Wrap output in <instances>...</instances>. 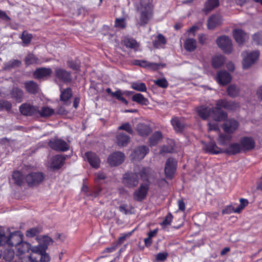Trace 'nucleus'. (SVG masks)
Instances as JSON below:
<instances>
[{
    "instance_id": "nucleus-1",
    "label": "nucleus",
    "mask_w": 262,
    "mask_h": 262,
    "mask_svg": "<svg viewBox=\"0 0 262 262\" xmlns=\"http://www.w3.org/2000/svg\"><path fill=\"white\" fill-rule=\"evenodd\" d=\"M136 9L138 14L137 26H145L153 17L154 6L151 0H141Z\"/></svg>"
},
{
    "instance_id": "nucleus-2",
    "label": "nucleus",
    "mask_w": 262,
    "mask_h": 262,
    "mask_svg": "<svg viewBox=\"0 0 262 262\" xmlns=\"http://www.w3.org/2000/svg\"><path fill=\"white\" fill-rule=\"evenodd\" d=\"M44 180V174L39 171L30 172L25 177V181L28 185L32 187L39 185Z\"/></svg>"
},
{
    "instance_id": "nucleus-3",
    "label": "nucleus",
    "mask_w": 262,
    "mask_h": 262,
    "mask_svg": "<svg viewBox=\"0 0 262 262\" xmlns=\"http://www.w3.org/2000/svg\"><path fill=\"white\" fill-rule=\"evenodd\" d=\"M258 51H254L250 53L244 52L242 55L243 57V67L245 69H249L258 59L259 56Z\"/></svg>"
},
{
    "instance_id": "nucleus-4",
    "label": "nucleus",
    "mask_w": 262,
    "mask_h": 262,
    "mask_svg": "<svg viewBox=\"0 0 262 262\" xmlns=\"http://www.w3.org/2000/svg\"><path fill=\"white\" fill-rule=\"evenodd\" d=\"M38 245L32 248L31 251L33 253L45 252L48 248V246L53 243V240L48 236H41L37 237Z\"/></svg>"
},
{
    "instance_id": "nucleus-5",
    "label": "nucleus",
    "mask_w": 262,
    "mask_h": 262,
    "mask_svg": "<svg viewBox=\"0 0 262 262\" xmlns=\"http://www.w3.org/2000/svg\"><path fill=\"white\" fill-rule=\"evenodd\" d=\"M216 43L224 52L229 54L232 51L231 40L227 36L219 37L216 39Z\"/></svg>"
},
{
    "instance_id": "nucleus-6",
    "label": "nucleus",
    "mask_w": 262,
    "mask_h": 262,
    "mask_svg": "<svg viewBox=\"0 0 262 262\" xmlns=\"http://www.w3.org/2000/svg\"><path fill=\"white\" fill-rule=\"evenodd\" d=\"M122 182L128 188H134L139 183L138 174L136 173H126L124 174Z\"/></svg>"
},
{
    "instance_id": "nucleus-7",
    "label": "nucleus",
    "mask_w": 262,
    "mask_h": 262,
    "mask_svg": "<svg viewBox=\"0 0 262 262\" xmlns=\"http://www.w3.org/2000/svg\"><path fill=\"white\" fill-rule=\"evenodd\" d=\"M49 146L53 149L57 151H67L69 148L67 143L61 139H54L50 140L49 143Z\"/></svg>"
},
{
    "instance_id": "nucleus-8",
    "label": "nucleus",
    "mask_w": 262,
    "mask_h": 262,
    "mask_svg": "<svg viewBox=\"0 0 262 262\" xmlns=\"http://www.w3.org/2000/svg\"><path fill=\"white\" fill-rule=\"evenodd\" d=\"M125 156L119 151L114 152L107 158V162L111 166H115L121 164L124 160Z\"/></svg>"
},
{
    "instance_id": "nucleus-9",
    "label": "nucleus",
    "mask_w": 262,
    "mask_h": 262,
    "mask_svg": "<svg viewBox=\"0 0 262 262\" xmlns=\"http://www.w3.org/2000/svg\"><path fill=\"white\" fill-rule=\"evenodd\" d=\"M19 111L25 116H38V107L25 103L19 106Z\"/></svg>"
},
{
    "instance_id": "nucleus-10",
    "label": "nucleus",
    "mask_w": 262,
    "mask_h": 262,
    "mask_svg": "<svg viewBox=\"0 0 262 262\" xmlns=\"http://www.w3.org/2000/svg\"><path fill=\"white\" fill-rule=\"evenodd\" d=\"M149 189L148 185L147 184H141L139 188L133 193V198L135 200L141 202L144 200L147 194Z\"/></svg>"
},
{
    "instance_id": "nucleus-11",
    "label": "nucleus",
    "mask_w": 262,
    "mask_h": 262,
    "mask_svg": "<svg viewBox=\"0 0 262 262\" xmlns=\"http://www.w3.org/2000/svg\"><path fill=\"white\" fill-rule=\"evenodd\" d=\"M211 116L212 119L217 122L225 121L227 118V114L218 107L211 108Z\"/></svg>"
},
{
    "instance_id": "nucleus-12",
    "label": "nucleus",
    "mask_w": 262,
    "mask_h": 262,
    "mask_svg": "<svg viewBox=\"0 0 262 262\" xmlns=\"http://www.w3.org/2000/svg\"><path fill=\"white\" fill-rule=\"evenodd\" d=\"M176 164L177 162L174 159H167L165 167V173L167 178H172L176 169Z\"/></svg>"
},
{
    "instance_id": "nucleus-13",
    "label": "nucleus",
    "mask_w": 262,
    "mask_h": 262,
    "mask_svg": "<svg viewBox=\"0 0 262 262\" xmlns=\"http://www.w3.org/2000/svg\"><path fill=\"white\" fill-rule=\"evenodd\" d=\"M238 123L234 119H229L223 124V128L227 133H233L238 128Z\"/></svg>"
},
{
    "instance_id": "nucleus-14",
    "label": "nucleus",
    "mask_w": 262,
    "mask_h": 262,
    "mask_svg": "<svg viewBox=\"0 0 262 262\" xmlns=\"http://www.w3.org/2000/svg\"><path fill=\"white\" fill-rule=\"evenodd\" d=\"M55 76L64 82H69L71 80V76L70 72L61 68H56L55 70Z\"/></svg>"
},
{
    "instance_id": "nucleus-15",
    "label": "nucleus",
    "mask_w": 262,
    "mask_h": 262,
    "mask_svg": "<svg viewBox=\"0 0 262 262\" xmlns=\"http://www.w3.org/2000/svg\"><path fill=\"white\" fill-rule=\"evenodd\" d=\"M222 17L220 14L211 15L207 21V28L209 30H213L222 24Z\"/></svg>"
},
{
    "instance_id": "nucleus-16",
    "label": "nucleus",
    "mask_w": 262,
    "mask_h": 262,
    "mask_svg": "<svg viewBox=\"0 0 262 262\" xmlns=\"http://www.w3.org/2000/svg\"><path fill=\"white\" fill-rule=\"evenodd\" d=\"M52 73V70L50 68H40L37 69L33 73V76L36 79H41L50 76Z\"/></svg>"
},
{
    "instance_id": "nucleus-17",
    "label": "nucleus",
    "mask_w": 262,
    "mask_h": 262,
    "mask_svg": "<svg viewBox=\"0 0 262 262\" xmlns=\"http://www.w3.org/2000/svg\"><path fill=\"white\" fill-rule=\"evenodd\" d=\"M149 149L146 146H141L138 147L132 154L133 158L138 160L142 159L148 152Z\"/></svg>"
},
{
    "instance_id": "nucleus-18",
    "label": "nucleus",
    "mask_w": 262,
    "mask_h": 262,
    "mask_svg": "<svg viewBox=\"0 0 262 262\" xmlns=\"http://www.w3.org/2000/svg\"><path fill=\"white\" fill-rule=\"evenodd\" d=\"M85 155L88 161L93 167L97 168L99 167L100 161L99 157L95 153L86 152Z\"/></svg>"
},
{
    "instance_id": "nucleus-19",
    "label": "nucleus",
    "mask_w": 262,
    "mask_h": 262,
    "mask_svg": "<svg viewBox=\"0 0 262 262\" xmlns=\"http://www.w3.org/2000/svg\"><path fill=\"white\" fill-rule=\"evenodd\" d=\"M233 34L235 40L238 44H243L249 38L248 35L241 29H235Z\"/></svg>"
},
{
    "instance_id": "nucleus-20",
    "label": "nucleus",
    "mask_w": 262,
    "mask_h": 262,
    "mask_svg": "<svg viewBox=\"0 0 262 262\" xmlns=\"http://www.w3.org/2000/svg\"><path fill=\"white\" fill-rule=\"evenodd\" d=\"M66 156L63 155H56L53 157L51 163V167L54 169H59L64 163Z\"/></svg>"
},
{
    "instance_id": "nucleus-21",
    "label": "nucleus",
    "mask_w": 262,
    "mask_h": 262,
    "mask_svg": "<svg viewBox=\"0 0 262 262\" xmlns=\"http://www.w3.org/2000/svg\"><path fill=\"white\" fill-rule=\"evenodd\" d=\"M23 241V235L18 231L11 233L9 236V246L16 247Z\"/></svg>"
},
{
    "instance_id": "nucleus-22",
    "label": "nucleus",
    "mask_w": 262,
    "mask_h": 262,
    "mask_svg": "<svg viewBox=\"0 0 262 262\" xmlns=\"http://www.w3.org/2000/svg\"><path fill=\"white\" fill-rule=\"evenodd\" d=\"M204 150L211 154H219L223 153V149L219 147L214 142H210L204 145Z\"/></svg>"
},
{
    "instance_id": "nucleus-23",
    "label": "nucleus",
    "mask_w": 262,
    "mask_h": 262,
    "mask_svg": "<svg viewBox=\"0 0 262 262\" xmlns=\"http://www.w3.org/2000/svg\"><path fill=\"white\" fill-rule=\"evenodd\" d=\"M216 79L221 84L226 85L230 82L231 77L227 72L225 71H221L218 72Z\"/></svg>"
},
{
    "instance_id": "nucleus-24",
    "label": "nucleus",
    "mask_w": 262,
    "mask_h": 262,
    "mask_svg": "<svg viewBox=\"0 0 262 262\" xmlns=\"http://www.w3.org/2000/svg\"><path fill=\"white\" fill-rule=\"evenodd\" d=\"M241 145L243 150H249L252 149L255 147L254 140L250 137H244L241 139Z\"/></svg>"
},
{
    "instance_id": "nucleus-25",
    "label": "nucleus",
    "mask_w": 262,
    "mask_h": 262,
    "mask_svg": "<svg viewBox=\"0 0 262 262\" xmlns=\"http://www.w3.org/2000/svg\"><path fill=\"white\" fill-rule=\"evenodd\" d=\"M133 63L135 65L139 66L144 68H149L152 70L158 69L161 66L160 64L151 63L143 60H135L133 61Z\"/></svg>"
},
{
    "instance_id": "nucleus-26",
    "label": "nucleus",
    "mask_w": 262,
    "mask_h": 262,
    "mask_svg": "<svg viewBox=\"0 0 262 262\" xmlns=\"http://www.w3.org/2000/svg\"><path fill=\"white\" fill-rule=\"evenodd\" d=\"M10 96L11 98L20 103L23 100L24 93L18 88H13L10 92Z\"/></svg>"
},
{
    "instance_id": "nucleus-27",
    "label": "nucleus",
    "mask_w": 262,
    "mask_h": 262,
    "mask_svg": "<svg viewBox=\"0 0 262 262\" xmlns=\"http://www.w3.org/2000/svg\"><path fill=\"white\" fill-rule=\"evenodd\" d=\"M243 150L241 144L232 143L228 147L223 149V153L228 155H235L240 152Z\"/></svg>"
},
{
    "instance_id": "nucleus-28",
    "label": "nucleus",
    "mask_w": 262,
    "mask_h": 262,
    "mask_svg": "<svg viewBox=\"0 0 262 262\" xmlns=\"http://www.w3.org/2000/svg\"><path fill=\"white\" fill-rule=\"evenodd\" d=\"M24 85L26 91L30 94H35L38 92V85L33 81H26L24 83Z\"/></svg>"
},
{
    "instance_id": "nucleus-29",
    "label": "nucleus",
    "mask_w": 262,
    "mask_h": 262,
    "mask_svg": "<svg viewBox=\"0 0 262 262\" xmlns=\"http://www.w3.org/2000/svg\"><path fill=\"white\" fill-rule=\"evenodd\" d=\"M72 96V90L70 88H67L63 91H61L60 96V100L63 101L64 104L69 105L71 103L69 101Z\"/></svg>"
},
{
    "instance_id": "nucleus-30",
    "label": "nucleus",
    "mask_w": 262,
    "mask_h": 262,
    "mask_svg": "<svg viewBox=\"0 0 262 262\" xmlns=\"http://www.w3.org/2000/svg\"><path fill=\"white\" fill-rule=\"evenodd\" d=\"M198 115L203 119L206 120L211 114V108L206 106H202L198 107Z\"/></svg>"
},
{
    "instance_id": "nucleus-31",
    "label": "nucleus",
    "mask_w": 262,
    "mask_h": 262,
    "mask_svg": "<svg viewBox=\"0 0 262 262\" xmlns=\"http://www.w3.org/2000/svg\"><path fill=\"white\" fill-rule=\"evenodd\" d=\"M196 41L195 39L192 38H187L184 42V47L185 49L188 52H193L196 48Z\"/></svg>"
},
{
    "instance_id": "nucleus-32",
    "label": "nucleus",
    "mask_w": 262,
    "mask_h": 262,
    "mask_svg": "<svg viewBox=\"0 0 262 262\" xmlns=\"http://www.w3.org/2000/svg\"><path fill=\"white\" fill-rule=\"evenodd\" d=\"M137 131L143 137L147 136L151 132L150 127L144 123H139L137 126Z\"/></svg>"
},
{
    "instance_id": "nucleus-33",
    "label": "nucleus",
    "mask_w": 262,
    "mask_h": 262,
    "mask_svg": "<svg viewBox=\"0 0 262 262\" xmlns=\"http://www.w3.org/2000/svg\"><path fill=\"white\" fill-rule=\"evenodd\" d=\"M166 43V39L161 34H159L152 41L153 46L156 48H162Z\"/></svg>"
},
{
    "instance_id": "nucleus-34",
    "label": "nucleus",
    "mask_w": 262,
    "mask_h": 262,
    "mask_svg": "<svg viewBox=\"0 0 262 262\" xmlns=\"http://www.w3.org/2000/svg\"><path fill=\"white\" fill-rule=\"evenodd\" d=\"M129 137L124 133H120L116 137L117 143L119 146H126L129 142Z\"/></svg>"
},
{
    "instance_id": "nucleus-35",
    "label": "nucleus",
    "mask_w": 262,
    "mask_h": 262,
    "mask_svg": "<svg viewBox=\"0 0 262 262\" xmlns=\"http://www.w3.org/2000/svg\"><path fill=\"white\" fill-rule=\"evenodd\" d=\"M225 61V58L223 55H216L212 58V65L215 69L219 68L224 64Z\"/></svg>"
},
{
    "instance_id": "nucleus-36",
    "label": "nucleus",
    "mask_w": 262,
    "mask_h": 262,
    "mask_svg": "<svg viewBox=\"0 0 262 262\" xmlns=\"http://www.w3.org/2000/svg\"><path fill=\"white\" fill-rule=\"evenodd\" d=\"M232 139V136L230 135L220 134L217 139L219 145L222 146L227 145Z\"/></svg>"
},
{
    "instance_id": "nucleus-37",
    "label": "nucleus",
    "mask_w": 262,
    "mask_h": 262,
    "mask_svg": "<svg viewBox=\"0 0 262 262\" xmlns=\"http://www.w3.org/2000/svg\"><path fill=\"white\" fill-rule=\"evenodd\" d=\"M21 61L17 59H12L4 63L3 70H9L13 68H16L20 66Z\"/></svg>"
},
{
    "instance_id": "nucleus-38",
    "label": "nucleus",
    "mask_w": 262,
    "mask_h": 262,
    "mask_svg": "<svg viewBox=\"0 0 262 262\" xmlns=\"http://www.w3.org/2000/svg\"><path fill=\"white\" fill-rule=\"evenodd\" d=\"M12 178L17 185L21 186L24 184V177L19 171H15L13 173Z\"/></svg>"
},
{
    "instance_id": "nucleus-39",
    "label": "nucleus",
    "mask_w": 262,
    "mask_h": 262,
    "mask_svg": "<svg viewBox=\"0 0 262 262\" xmlns=\"http://www.w3.org/2000/svg\"><path fill=\"white\" fill-rule=\"evenodd\" d=\"M219 5V0H207L205 4L204 11L206 12L212 10Z\"/></svg>"
},
{
    "instance_id": "nucleus-40",
    "label": "nucleus",
    "mask_w": 262,
    "mask_h": 262,
    "mask_svg": "<svg viewBox=\"0 0 262 262\" xmlns=\"http://www.w3.org/2000/svg\"><path fill=\"white\" fill-rule=\"evenodd\" d=\"M132 100L142 105H147L148 103L147 99L144 97L142 94L140 93L135 94L132 97Z\"/></svg>"
},
{
    "instance_id": "nucleus-41",
    "label": "nucleus",
    "mask_w": 262,
    "mask_h": 262,
    "mask_svg": "<svg viewBox=\"0 0 262 262\" xmlns=\"http://www.w3.org/2000/svg\"><path fill=\"white\" fill-rule=\"evenodd\" d=\"M54 113V110L48 106H44L40 110L38 109V116L47 117L50 116Z\"/></svg>"
},
{
    "instance_id": "nucleus-42",
    "label": "nucleus",
    "mask_w": 262,
    "mask_h": 262,
    "mask_svg": "<svg viewBox=\"0 0 262 262\" xmlns=\"http://www.w3.org/2000/svg\"><path fill=\"white\" fill-rule=\"evenodd\" d=\"M228 95L231 97H237L239 93V89L235 85L231 84L227 89Z\"/></svg>"
},
{
    "instance_id": "nucleus-43",
    "label": "nucleus",
    "mask_w": 262,
    "mask_h": 262,
    "mask_svg": "<svg viewBox=\"0 0 262 262\" xmlns=\"http://www.w3.org/2000/svg\"><path fill=\"white\" fill-rule=\"evenodd\" d=\"M30 247L31 245L29 243L27 242H23L22 241L21 243L16 247V248L18 252L21 254L28 252L30 249Z\"/></svg>"
},
{
    "instance_id": "nucleus-44",
    "label": "nucleus",
    "mask_w": 262,
    "mask_h": 262,
    "mask_svg": "<svg viewBox=\"0 0 262 262\" xmlns=\"http://www.w3.org/2000/svg\"><path fill=\"white\" fill-rule=\"evenodd\" d=\"M152 172L153 171L150 168H143L141 170L139 174L143 181H148Z\"/></svg>"
},
{
    "instance_id": "nucleus-45",
    "label": "nucleus",
    "mask_w": 262,
    "mask_h": 262,
    "mask_svg": "<svg viewBox=\"0 0 262 262\" xmlns=\"http://www.w3.org/2000/svg\"><path fill=\"white\" fill-rule=\"evenodd\" d=\"M162 135L161 132H156L154 133L149 138V143L150 146L155 145L162 139Z\"/></svg>"
},
{
    "instance_id": "nucleus-46",
    "label": "nucleus",
    "mask_w": 262,
    "mask_h": 262,
    "mask_svg": "<svg viewBox=\"0 0 262 262\" xmlns=\"http://www.w3.org/2000/svg\"><path fill=\"white\" fill-rule=\"evenodd\" d=\"M124 45L127 48L136 49L139 47V44L136 40L133 38H126L124 40Z\"/></svg>"
},
{
    "instance_id": "nucleus-47",
    "label": "nucleus",
    "mask_w": 262,
    "mask_h": 262,
    "mask_svg": "<svg viewBox=\"0 0 262 262\" xmlns=\"http://www.w3.org/2000/svg\"><path fill=\"white\" fill-rule=\"evenodd\" d=\"M132 88L137 91L144 92L147 90V88L144 83L143 82H133L132 83Z\"/></svg>"
},
{
    "instance_id": "nucleus-48",
    "label": "nucleus",
    "mask_w": 262,
    "mask_h": 262,
    "mask_svg": "<svg viewBox=\"0 0 262 262\" xmlns=\"http://www.w3.org/2000/svg\"><path fill=\"white\" fill-rule=\"evenodd\" d=\"M39 59L33 54H29L25 58V63L30 65L34 63H38Z\"/></svg>"
},
{
    "instance_id": "nucleus-49",
    "label": "nucleus",
    "mask_w": 262,
    "mask_h": 262,
    "mask_svg": "<svg viewBox=\"0 0 262 262\" xmlns=\"http://www.w3.org/2000/svg\"><path fill=\"white\" fill-rule=\"evenodd\" d=\"M171 122L174 129L178 131L181 130L184 126L183 124L178 118L172 119Z\"/></svg>"
},
{
    "instance_id": "nucleus-50",
    "label": "nucleus",
    "mask_w": 262,
    "mask_h": 262,
    "mask_svg": "<svg viewBox=\"0 0 262 262\" xmlns=\"http://www.w3.org/2000/svg\"><path fill=\"white\" fill-rule=\"evenodd\" d=\"M20 38L23 43L25 45H28L30 43L32 39V35L28 33L27 31H24Z\"/></svg>"
},
{
    "instance_id": "nucleus-51",
    "label": "nucleus",
    "mask_w": 262,
    "mask_h": 262,
    "mask_svg": "<svg viewBox=\"0 0 262 262\" xmlns=\"http://www.w3.org/2000/svg\"><path fill=\"white\" fill-rule=\"evenodd\" d=\"M122 96L123 93L120 90H118L116 92L112 93V96L115 97L117 99L121 101L125 104H127L128 101L124 97H123Z\"/></svg>"
},
{
    "instance_id": "nucleus-52",
    "label": "nucleus",
    "mask_w": 262,
    "mask_h": 262,
    "mask_svg": "<svg viewBox=\"0 0 262 262\" xmlns=\"http://www.w3.org/2000/svg\"><path fill=\"white\" fill-rule=\"evenodd\" d=\"M118 130H125L130 134H132L133 133V128L128 122L123 123L121 125L118 127Z\"/></svg>"
},
{
    "instance_id": "nucleus-53",
    "label": "nucleus",
    "mask_w": 262,
    "mask_h": 262,
    "mask_svg": "<svg viewBox=\"0 0 262 262\" xmlns=\"http://www.w3.org/2000/svg\"><path fill=\"white\" fill-rule=\"evenodd\" d=\"M154 82L156 85L162 88H166L168 86V82L164 78L155 80Z\"/></svg>"
},
{
    "instance_id": "nucleus-54",
    "label": "nucleus",
    "mask_w": 262,
    "mask_h": 262,
    "mask_svg": "<svg viewBox=\"0 0 262 262\" xmlns=\"http://www.w3.org/2000/svg\"><path fill=\"white\" fill-rule=\"evenodd\" d=\"M11 107L12 104L10 102L5 100H0L1 110H6L9 111L11 109Z\"/></svg>"
},
{
    "instance_id": "nucleus-55",
    "label": "nucleus",
    "mask_w": 262,
    "mask_h": 262,
    "mask_svg": "<svg viewBox=\"0 0 262 262\" xmlns=\"http://www.w3.org/2000/svg\"><path fill=\"white\" fill-rule=\"evenodd\" d=\"M126 26L125 19L124 18H116L115 21V27L124 29Z\"/></svg>"
},
{
    "instance_id": "nucleus-56",
    "label": "nucleus",
    "mask_w": 262,
    "mask_h": 262,
    "mask_svg": "<svg viewBox=\"0 0 262 262\" xmlns=\"http://www.w3.org/2000/svg\"><path fill=\"white\" fill-rule=\"evenodd\" d=\"M38 254L40 256V260L41 262H49L50 260V257L48 253L45 252L35 253Z\"/></svg>"
},
{
    "instance_id": "nucleus-57",
    "label": "nucleus",
    "mask_w": 262,
    "mask_h": 262,
    "mask_svg": "<svg viewBox=\"0 0 262 262\" xmlns=\"http://www.w3.org/2000/svg\"><path fill=\"white\" fill-rule=\"evenodd\" d=\"M253 42L256 45L262 43V35L259 33L254 34L252 36Z\"/></svg>"
},
{
    "instance_id": "nucleus-58",
    "label": "nucleus",
    "mask_w": 262,
    "mask_h": 262,
    "mask_svg": "<svg viewBox=\"0 0 262 262\" xmlns=\"http://www.w3.org/2000/svg\"><path fill=\"white\" fill-rule=\"evenodd\" d=\"M228 101L225 99H220L216 101L215 107H218L221 109V107H223L226 109Z\"/></svg>"
},
{
    "instance_id": "nucleus-59",
    "label": "nucleus",
    "mask_w": 262,
    "mask_h": 262,
    "mask_svg": "<svg viewBox=\"0 0 262 262\" xmlns=\"http://www.w3.org/2000/svg\"><path fill=\"white\" fill-rule=\"evenodd\" d=\"M239 105L238 103L234 101H228L226 109L230 110H235L239 107Z\"/></svg>"
},
{
    "instance_id": "nucleus-60",
    "label": "nucleus",
    "mask_w": 262,
    "mask_h": 262,
    "mask_svg": "<svg viewBox=\"0 0 262 262\" xmlns=\"http://www.w3.org/2000/svg\"><path fill=\"white\" fill-rule=\"evenodd\" d=\"M14 256V251L11 250H9L7 251V253L4 254V258L6 261H10L11 260Z\"/></svg>"
},
{
    "instance_id": "nucleus-61",
    "label": "nucleus",
    "mask_w": 262,
    "mask_h": 262,
    "mask_svg": "<svg viewBox=\"0 0 262 262\" xmlns=\"http://www.w3.org/2000/svg\"><path fill=\"white\" fill-rule=\"evenodd\" d=\"M119 211L125 214H127L130 213V210L128 209V206L126 204H122L119 207Z\"/></svg>"
},
{
    "instance_id": "nucleus-62",
    "label": "nucleus",
    "mask_w": 262,
    "mask_h": 262,
    "mask_svg": "<svg viewBox=\"0 0 262 262\" xmlns=\"http://www.w3.org/2000/svg\"><path fill=\"white\" fill-rule=\"evenodd\" d=\"M38 233V230L35 228L28 230L26 232V235L28 237H33Z\"/></svg>"
},
{
    "instance_id": "nucleus-63",
    "label": "nucleus",
    "mask_w": 262,
    "mask_h": 262,
    "mask_svg": "<svg viewBox=\"0 0 262 262\" xmlns=\"http://www.w3.org/2000/svg\"><path fill=\"white\" fill-rule=\"evenodd\" d=\"M208 129L209 130H218L219 129V125L216 122H209L208 123Z\"/></svg>"
},
{
    "instance_id": "nucleus-64",
    "label": "nucleus",
    "mask_w": 262,
    "mask_h": 262,
    "mask_svg": "<svg viewBox=\"0 0 262 262\" xmlns=\"http://www.w3.org/2000/svg\"><path fill=\"white\" fill-rule=\"evenodd\" d=\"M199 42L201 45H205L208 42V37L205 34H200L198 37Z\"/></svg>"
}]
</instances>
